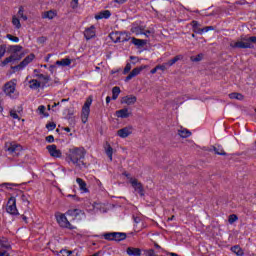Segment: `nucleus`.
<instances>
[{
	"label": "nucleus",
	"mask_w": 256,
	"mask_h": 256,
	"mask_svg": "<svg viewBox=\"0 0 256 256\" xmlns=\"http://www.w3.org/2000/svg\"><path fill=\"white\" fill-rule=\"evenodd\" d=\"M47 150H48V153H50L51 157L60 159L62 153H61V150L57 149V145H55V144L48 145Z\"/></svg>",
	"instance_id": "11"
},
{
	"label": "nucleus",
	"mask_w": 256,
	"mask_h": 256,
	"mask_svg": "<svg viewBox=\"0 0 256 256\" xmlns=\"http://www.w3.org/2000/svg\"><path fill=\"white\" fill-rule=\"evenodd\" d=\"M131 116V113H129V108H123L116 111V117L119 119H127Z\"/></svg>",
	"instance_id": "17"
},
{
	"label": "nucleus",
	"mask_w": 256,
	"mask_h": 256,
	"mask_svg": "<svg viewBox=\"0 0 256 256\" xmlns=\"http://www.w3.org/2000/svg\"><path fill=\"white\" fill-rule=\"evenodd\" d=\"M127 41H129L127 34L120 32V43H127Z\"/></svg>",
	"instance_id": "45"
},
{
	"label": "nucleus",
	"mask_w": 256,
	"mask_h": 256,
	"mask_svg": "<svg viewBox=\"0 0 256 256\" xmlns=\"http://www.w3.org/2000/svg\"><path fill=\"white\" fill-rule=\"evenodd\" d=\"M63 131H66V133H71V128L69 127H64Z\"/></svg>",
	"instance_id": "62"
},
{
	"label": "nucleus",
	"mask_w": 256,
	"mask_h": 256,
	"mask_svg": "<svg viewBox=\"0 0 256 256\" xmlns=\"http://www.w3.org/2000/svg\"><path fill=\"white\" fill-rule=\"evenodd\" d=\"M76 182L80 187V191H83V193H89V189L87 188V183L83 179L77 178Z\"/></svg>",
	"instance_id": "20"
},
{
	"label": "nucleus",
	"mask_w": 256,
	"mask_h": 256,
	"mask_svg": "<svg viewBox=\"0 0 256 256\" xmlns=\"http://www.w3.org/2000/svg\"><path fill=\"white\" fill-rule=\"evenodd\" d=\"M5 53H7V46L5 44L0 45V59L5 57Z\"/></svg>",
	"instance_id": "41"
},
{
	"label": "nucleus",
	"mask_w": 256,
	"mask_h": 256,
	"mask_svg": "<svg viewBox=\"0 0 256 256\" xmlns=\"http://www.w3.org/2000/svg\"><path fill=\"white\" fill-rule=\"evenodd\" d=\"M12 25L15 27V29H20L21 28V20L17 18V16L12 17Z\"/></svg>",
	"instance_id": "34"
},
{
	"label": "nucleus",
	"mask_w": 256,
	"mask_h": 256,
	"mask_svg": "<svg viewBox=\"0 0 256 256\" xmlns=\"http://www.w3.org/2000/svg\"><path fill=\"white\" fill-rule=\"evenodd\" d=\"M126 253L128 255L139 256V255H141V249L133 248V247H128L127 250H126Z\"/></svg>",
	"instance_id": "26"
},
{
	"label": "nucleus",
	"mask_w": 256,
	"mask_h": 256,
	"mask_svg": "<svg viewBox=\"0 0 256 256\" xmlns=\"http://www.w3.org/2000/svg\"><path fill=\"white\" fill-rule=\"evenodd\" d=\"M168 255H170V256H178L177 253H173V252L168 253Z\"/></svg>",
	"instance_id": "64"
},
{
	"label": "nucleus",
	"mask_w": 256,
	"mask_h": 256,
	"mask_svg": "<svg viewBox=\"0 0 256 256\" xmlns=\"http://www.w3.org/2000/svg\"><path fill=\"white\" fill-rule=\"evenodd\" d=\"M15 61H21V56L15 54L10 55L1 62V67H6L9 63H15Z\"/></svg>",
	"instance_id": "12"
},
{
	"label": "nucleus",
	"mask_w": 256,
	"mask_h": 256,
	"mask_svg": "<svg viewBox=\"0 0 256 256\" xmlns=\"http://www.w3.org/2000/svg\"><path fill=\"white\" fill-rule=\"evenodd\" d=\"M129 183L137 191L140 193L141 196H143V184L137 180V178H129Z\"/></svg>",
	"instance_id": "10"
},
{
	"label": "nucleus",
	"mask_w": 256,
	"mask_h": 256,
	"mask_svg": "<svg viewBox=\"0 0 256 256\" xmlns=\"http://www.w3.org/2000/svg\"><path fill=\"white\" fill-rule=\"evenodd\" d=\"M145 69V66H140V67H136L134 68L126 77L125 81H131V79H133V77H137V75H139L141 73V71Z\"/></svg>",
	"instance_id": "16"
},
{
	"label": "nucleus",
	"mask_w": 256,
	"mask_h": 256,
	"mask_svg": "<svg viewBox=\"0 0 256 256\" xmlns=\"http://www.w3.org/2000/svg\"><path fill=\"white\" fill-rule=\"evenodd\" d=\"M7 213H10V215H19V211L17 210V200L15 197H10L7 206H6Z\"/></svg>",
	"instance_id": "7"
},
{
	"label": "nucleus",
	"mask_w": 256,
	"mask_h": 256,
	"mask_svg": "<svg viewBox=\"0 0 256 256\" xmlns=\"http://www.w3.org/2000/svg\"><path fill=\"white\" fill-rule=\"evenodd\" d=\"M209 31H215V27L213 26H206L201 28L200 30L196 31L197 35H203V33H209Z\"/></svg>",
	"instance_id": "31"
},
{
	"label": "nucleus",
	"mask_w": 256,
	"mask_h": 256,
	"mask_svg": "<svg viewBox=\"0 0 256 256\" xmlns=\"http://www.w3.org/2000/svg\"><path fill=\"white\" fill-rule=\"evenodd\" d=\"M104 239L107 241H124L127 239V234L123 232H111L104 234Z\"/></svg>",
	"instance_id": "5"
},
{
	"label": "nucleus",
	"mask_w": 256,
	"mask_h": 256,
	"mask_svg": "<svg viewBox=\"0 0 256 256\" xmlns=\"http://www.w3.org/2000/svg\"><path fill=\"white\" fill-rule=\"evenodd\" d=\"M230 99H237L238 101H243L244 96L241 93L233 92L229 94Z\"/></svg>",
	"instance_id": "33"
},
{
	"label": "nucleus",
	"mask_w": 256,
	"mask_h": 256,
	"mask_svg": "<svg viewBox=\"0 0 256 256\" xmlns=\"http://www.w3.org/2000/svg\"><path fill=\"white\" fill-rule=\"evenodd\" d=\"M86 153L83 147H73L69 149L67 155L70 161H81V159H85Z\"/></svg>",
	"instance_id": "1"
},
{
	"label": "nucleus",
	"mask_w": 256,
	"mask_h": 256,
	"mask_svg": "<svg viewBox=\"0 0 256 256\" xmlns=\"http://www.w3.org/2000/svg\"><path fill=\"white\" fill-rule=\"evenodd\" d=\"M73 254V251H69V250H61L60 251V256H70Z\"/></svg>",
	"instance_id": "48"
},
{
	"label": "nucleus",
	"mask_w": 256,
	"mask_h": 256,
	"mask_svg": "<svg viewBox=\"0 0 256 256\" xmlns=\"http://www.w3.org/2000/svg\"><path fill=\"white\" fill-rule=\"evenodd\" d=\"M10 117H12V119H17L18 121H21V117H19V114H17V111L15 110H10Z\"/></svg>",
	"instance_id": "46"
},
{
	"label": "nucleus",
	"mask_w": 256,
	"mask_h": 256,
	"mask_svg": "<svg viewBox=\"0 0 256 256\" xmlns=\"http://www.w3.org/2000/svg\"><path fill=\"white\" fill-rule=\"evenodd\" d=\"M181 59H183L182 55H176L174 58H172L168 62H166V65L168 67H173V65H175V63H177V61H181Z\"/></svg>",
	"instance_id": "30"
},
{
	"label": "nucleus",
	"mask_w": 256,
	"mask_h": 256,
	"mask_svg": "<svg viewBox=\"0 0 256 256\" xmlns=\"http://www.w3.org/2000/svg\"><path fill=\"white\" fill-rule=\"evenodd\" d=\"M13 111H16V113H23V106L19 105Z\"/></svg>",
	"instance_id": "54"
},
{
	"label": "nucleus",
	"mask_w": 256,
	"mask_h": 256,
	"mask_svg": "<svg viewBox=\"0 0 256 256\" xmlns=\"http://www.w3.org/2000/svg\"><path fill=\"white\" fill-rule=\"evenodd\" d=\"M142 35H145V37H149V35H151V30H146L145 32L142 31Z\"/></svg>",
	"instance_id": "57"
},
{
	"label": "nucleus",
	"mask_w": 256,
	"mask_h": 256,
	"mask_svg": "<svg viewBox=\"0 0 256 256\" xmlns=\"http://www.w3.org/2000/svg\"><path fill=\"white\" fill-rule=\"evenodd\" d=\"M67 215H70V217H77L78 215H85V212L79 209H72L67 211Z\"/></svg>",
	"instance_id": "28"
},
{
	"label": "nucleus",
	"mask_w": 256,
	"mask_h": 256,
	"mask_svg": "<svg viewBox=\"0 0 256 256\" xmlns=\"http://www.w3.org/2000/svg\"><path fill=\"white\" fill-rule=\"evenodd\" d=\"M49 71H50V73H54V71H55V65H51L50 67H49Z\"/></svg>",
	"instance_id": "59"
},
{
	"label": "nucleus",
	"mask_w": 256,
	"mask_h": 256,
	"mask_svg": "<svg viewBox=\"0 0 256 256\" xmlns=\"http://www.w3.org/2000/svg\"><path fill=\"white\" fill-rule=\"evenodd\" d=\"M6 151L9 152V155H19L23 151V146L21 144H17L16 142H10L5 146Z\"/></svg>",
	"instance_id": "6"
},
{
	"label": "nucleus",
	"mask_w": 256,
	"mask_h": 256,
	"mask_svg": "<svg viewBox=\"0 0 256 256\" xmlns=\"http://www.w3.org/2000/svg\"><path fill=\"white\" fill-rule=\"evenodd\" d=\"M131 133H133V131H131V128H129V127H124L117 131V135L121 139H127V137H129V135H131Z\"/></svg>",
	"instance_id": "15"
},
{
	"label": "nucleus",
	"mask_w": 256,
	"mask_h": 256,
	"mask_svg": "<svg viewBox=\"0 0 256 256\" xmlns=\"http://www.w3.org/2000/svg\"><path fill=\"white\" fill-rule=\"evenodd\" d=\"M237 219H239V218L237 217V215L231 214V215L229 216L228 221H229L230 224H233V223H235V221H237Z\"/></svg>",
	"instance_id": "47"
},
{
	"label": "nucleus",
	"mask_w": 256,
	"mask_h": 256,
	"mask_svg": "<svg viewBox=\"0 0 256 256\" xmlns=\"http://www.w3.org/2000/svg\"><path fill=\"white\" fill-rule=\"evenodd\" d=\"M34 60H35V54L31 53L28 56H26L19 63V65L11 66V69H12L13 73H17V71H23V69H25V67H27V65H29L30 63H33Z\"/></svg>",
	"instance_id": "3"
},
{
	"label": "nucleus",
	"mask_w": 256,
	"mask_h": 256,
	"mask_svg": "<svg viewBox=\"0 0 256 256\" xmlns=\"http://www.w3.org/2000/svg\"><path fill=\"white\" fill-rule=\"evenodd\" d=\"M109 103H111V98H110V96H107L106 97V104L109 105Z\"/></svg>",
	"instance_id": "63"
},
{
	"label": "nucleus",
	"mask_w": 256,
	"mask_h": 256,
	"mask_svg": "<svg viewBox=\"0 0 256 256\" xmlns=\"http://www.w3.org/2000/svg\"><path fill=\"white\" fill-rule=\"evenodd\" d=\"M131 68H132L131 63L128 62L124 68L123 74L127 75V73H129V71H131Z\"/></svg>",
	"instance_id": "49"
},
{
	"label": "nucleus",
	"mask_w": 256,
	"mask_h": 256,
	"mask_svg": "<svg viewBox=\"0 0 256 256\" xmlns=\"http://www.w3.org/2000/svg\"><path fill=\"white\" fill-rule=\"evenodd\" d=\"M56 220L60 227H64L66 229H73L71 223H69V220H67V216H65V214L56 213Z\"/></svg>",
	"instance_id": "9"
},
{
	"label": "nucleus",
	"mask_w": 256,
	"mask_h": 256,
	"mask_svg": "<svg viewBox=\"0 0 256 256\" xmlns=\"http://www.w3.org/2000/svg\"><path fill=\"white\" fill-rule=\"evenodd\" d=\"M178 135L182 138V139H187L189 137H191L192 133L191 131H189L186 128H181L180 130H178Z\"/></svg>",
	"instance_id": "21"
},
{
	"label": "nucleus",
	"mask_w": 256,
	"mask_h": 256,
	"mask_svg": "<svg viewBox=\"0 0 256 256\" xmlns=\"http://www.w3.org/2000/svg\"><path fill=\"white\" fill-rule=\"evenodd\" d=\"M6 37L9 39V41H12V43H19V37L17 36L7 34Z\"/></svg>",
	"instance_id": "44"
},
{
	"label": "nucleus",
	"mask_w": 256,
	"mask_h": 256,
	"mask_svg": "<svg viewBox=\"0 0 256 256\" xmlns=\"http://www.w3.org/2000/svg\"><path fill=\"white\" fill-rule=\"evenodd\" d=\"M21 200H22L24 203H27V205H29V201L27 200V197L24 196V194H21Z\"/></svg>",
	"instance_id": "55"
},
{
	"label": "nucleus",
	"mask_w": 256,
	"mask_h": 256,
	"mask_svg": "<svg viewBox=\"0 0 256 256\" xmlns=\"http://www.w3.org/2000/svg\"><path fill=\"white\" fill-rule=\"evenodd\" d=\"M56 65H60L61 67H69V65H71V59L64 58V59L58 60L56 61Z\"/></svg>",
	"instance_id": "29"
},
{
	"label": "nucleus",
	"mask_w": 256,
	"mask_h": 256,
	"mask_svg": "<svg viewBox=\"0 0 256 256\" xmlns=\"http://www.w3.org/2000/svg\"><path fill=\"white\" fill-rule=\"evenodd\" d=\"M57 15V12L54 10L46 11L42 14V19H55V16Z\"/></svg>",
	"instance_id": "22"
},
{
	"label": "nucleus",
	"mask_w": 256,
	"mask_h": 256,
	"mask_svg": "<svg viewBox=\"0 0 256 256\" xmlns=\"http://www.w3.org/2000/svg\"><path fill=\"white\" fill-rule=\"evenodd\" d=\"M132 43L133 45H136V47H145L147 45V41L143 39H138V38H132Z\"/></svg>",
	"instance_id": "27"
},
{
	"label": "nucleus",
	"mask_w": 256,
	"mask_h": 256,
	"mask_svg": "<svg viewBox=\"0 0 256 256\" xmlns=\"http://www.w3.org/2000/svg\"><path fill=\"white\" fill-rule=\"evenodd\" d=\"M46 107L44 105H40L37 109L39 115H43L44 117H49V114L45 113Z\"/></svg>",
	"instance_id": "40"
},
{
	"label": "nucleus",
	"mask_w": 256,
	"mask_h": 256,
	"mask_svg": "<svg viewBox=\"0 0 256 256\" xmlns=\"http://www.w3.org/2000/svg\"><path fill=\"white\" fill-rule=\"evenodd\" d=\"M120 33L121 32H112L109 34V37L113 43H121Z\"/></svg>",
	"instance_id": "23"
},
{
	"label": "nucleus",
	"mask_w": 256,
	"mask_h": 256,
	"mask_svg": "<svg viewBox=\"0 0 256 256\" xmlns=\"http://www.w3.org/2000/svg\"><path fill=\"white\" fill-rule=\"evenodd\" d=\"M191 25H192V29H193V32H194V33L197 34V32H198L199 30H201V28H199V27H201V24H199V22H198L197 20H193V21L191 22Z\"/></svg>",
	"instance_id": "37"
},
{
	"label": "nucleus",
	"mask_w": 256,
	"mask_h": 256,
	"mask_svg": "<svg viewBox=\"0 0 256 256\" xmlns=\"http://www.w3.org/2000/svg\"><path fill=\"white\" fill-rule=\"evenodd\" d=\"M121 103L125 105H135V103H137V97L133 95L124 96L122 97Z\"/></svg>",
	"instance_id": "14"
},
{
	"label": "nucleus",
	"mask_w": 256,
	"mask_h": 256,
	"mask_svg": "<svg viewBox=\"0 0 256 256\" xmlns=\"http://www.w3.org/2000/svg\"><path fill=\"white\" fill-rule=\"evenodd\" d=\"M204 150L208 151L209 153H214V155H220L222 157L227 156V152H225V149H223V146L219 144L206 147L204 148Z\"/></svg>",
	"instance_id": "8"
},
{
	"label": "nucleus",
	"mask_w": 256,
	"mask_h": 256,
	"mask_svg": "<svg viewBox=\"0 0 256 256\" xmlns=\"http://www.w3.org/2000/svg\"><path fill=\"white\" fill-rule=\"evenodd\" d=\"M1 187H7V189H9V187H17V184L3 183Z\"/></svg>",
	"instance_id": "53"
},
{
	"label": "nucleus",
	"mask_w": 256,
	"mask_h": 256,
	"mask_svg": "<svg viewBox=\"0 0 256 256\" xmlns=\"http://www.w3.org/2000/svg\"><path fill=\"white\" fill-rule=\"evenodd\" d=\"M109 17H111V11L103 10L96 14L94 18L96 19V21H99L101 19H109Z\"/></svg>",
	"instance_id": "18"
},
{
	"label": "nucleus",
	"mask_w": 256,
	"mask_h": 256,
	"mask_svg": "<svg viewBox=\"0 0 256 256\" xmlns=\"http://www.w3.org/2000/svg\"><path fill=\"white\" fill-rule=\"evenodd\" d=\"M71 7L72 9H77L79 7V0H72Z\"/></svg>",
	"instance_id": "51"
},
{
	"label": "nucleus",
	"mask_w": 256,
	"mask_h": 256,
	"mask_svg": "<svg viewBox=\"0 0 256 256\" xmlns=\"http://www.w3.org/2000/svg\"><path fill=\"white\" fill-rule=\"evenodd\" d=\"M47 143H54L55 142V137L53 135H49L46 137Z\"/></svg>",
	"instance_id": "52"
},
{
	"label": "nucleus",
	"mask_w": 256,
	"mask_h": 256,
	"mask_svg": "<svg viewBox=\"0 0 256 256\" xmlns=\"http://www.w3.org/2000/svg\"><path fill=\"white\" fill-rule=\"evenodd\" d=\"M231 251L233 253H235L236 255H238V256H243L244 255L243 249H241V247H239V246H233L231 248Z\"/></svg>",
	"instance_id": "35"
},
{
	"label": "nucleus",
	"mask_w": 256,
	"mask_h": 256,
	"mask_svg": "<svg viewBox=\"0 0 256 256\" xmlns=\"http://www.w3.org/2000/svg\"><path fill=\"white\" fill-rule=\"evenodd\" d=\"M131 32L134 33V35H143V28L135 26L131 28Z\"/></svg>",
	"instance_id": "38"
},
{
	"label": "nucleus",
	"mask_w": 256,
	"mask_h": 256,
	"mask_svg": "<svg viewBox=\"0 0 256 256\" xmlns=\"http://www.w3.org/2000/svg\"><path fill=\"white\" fill-rule=\"evenodd\" d=\"M57 127V124H55V122H49L48 124H46V129L48 131H55Z\"/></svg>",
	"instance_id": "43"
},
{
	"label": "nucleus",
	"mask_w": 256,
	"mask_h": 256,
	"mask_svg": "<svg viewBox=\"0 0 256 256\" xmlns=\"http://www.w3.org/2000/svg\"><path fill=\"white\" fill-rule=\"evenodd\" d=\"M16 87L17 84H15V82L11 80L4 84L3 92L5 93V95H7V97H10V99H17V95H14Z\"/></svg>",
	"instance_id": "4"
},
{
	"label": "nucleus",
	"mask_w": 256,
	"mask_h": 256,
	"mask_svg": "<svg viewBox=\"0 0 256 256\" xmlns=\"http://www.w3.org/2000/svg\"><path fill=\"white\" fill-rule=\"evenodd\" d=\"M104 149L107 157L110 159V161H113V147H111V144H109V142H106Z\"/></svg>",
	"instance_id": "19"
},
{
	"label": "nucleus",
	"mask_w": 256,
	"mask_h": 256,
	"mask_svg": "<svg viewBox=\"0 0 256 256\" xmlns=\"http://www.w3.org/2000/svg\"><path fill=\"white\" fill-rule=\"evenodd\" d=\"M18 17H20L21 19H23V21H27V19H29L27 17V15H25V8L23 6H20L19 7V10H18Z\"/></svg>",
	"instance_id": "32"
},
{
	"label": "nucleus",
	"mask_w": 256,
	"mask_h": 256,
	"mask_svg": "<svg viewBox=\"0 0 256 256\" xmlns=\"http://www.w3.org/2000/svg\"><path fill=\"white\" fill-rule=\"evenodd\" d=\"M29 87H30V89H32V90H34V91H36V89H39V88H41V82H39V80H37V79H32V80H30L29 81Z\"/></svg>",
	"instance_id": "24"
},
{
	"label": "nucleus",
	"mask_w": 256,
	"mask_h": 256,
	"mask_svg": "<svg viewBox=\"0 0 256 256\" xmlns=\"http://www.w3.org/2000/svg\"><path fill=\"white\" fill-rule=\"evenodd\" d=\"M97 33L95 32V26H90L89 28H86L84 31V37L86 41H89L91 39H94L96 37Z\"/></svg>",
	"instance_id": "13"
},
{
	"label": "nucleus",
	"mask_w": 256,
	"mask_h": 256,
	"mask_svg": "<svg viewBox=\"0 0 256 256\" xmlns=\"http://www.w3.org/2000/svg\"><path fill=\"white\" fill-rule=\"evenodd\" d=\"M157 71H159V68H157V66H156V67H154V68L150 71V73H151V75H155V73H157Z\"/></svg>",
	"instance_id": "58"
},
{
	"label": "nucleus",
	"mask_w": 256,
	"mask_h": 256,
	"mask_svg": "<svg viewBox=\"0 0 256 256\" xmlns=\"http://www.w3.org/2000/svg\"><path fill=\"white\" fill-rule=\"evenodd\" d=\"M22 49H23V46H21V45H12L9 47V50L12 53H19V51H21Z\"/></svg>",
	"instance_id": "39"
},
{
	"label": "nucleus",
	"mask_w": 256,
	"mask_h": 256,
	"mask_svg": "<svg viewBox=\"0 0 256 256\" xmlns=\"http://www.w3.org/2000/svg\"><path fill=\"white\" fill-rule=\"evenodd\" d=\"M120 94H121V88L119 86H115L112 88V100L113 101H117Z\"/></svg>",
	"instance_id": "25"
},
{
	"label": "nucleus",
	"mask_w": 256,
	"mask_h": 256,
	"mask_svg": "<svg viewBox=\"0 0 256 256\" xmlns=\"http://www.w3.org/2000/svg\"><path fill=\"white\" fill-rule=\"evenodd\" d=\"M93 104V98L89 96L84 105L82 106V111H81V121L85 125L87 121H89V115H91V105Z\"/></svg>",
	"instance_id": "2"
},
{
	"label": "nucleus",
	"mask_w": 256,
	"mask_h": 256,
	"mask_svg": "<svg viewBox=\"0 0 256 256\" xmlns=\"http://www.w3.org/2000/svg\"><path fill=\"white\" fill-rule=\"evenodd\" d=\"M167 63H163L161 65H157L158 71H167Z\"/></svg>",
	"instance_id": "50"
},
{
	"label": "nucleus",
	"mask_w": 256,
	"mask_h": 256,
	"mask_svg": "<svg viewBox=\"0 0 256 256\" xmlns=\"http://www.w3.org/2000/svg\"><path fill=\"white\" fill-rule=\"evenodd\" d=\"M52 54H48L47 57L45 58V62L49 63V59H51Z\"/></svg>",
	"instance_id": "60"
},
{
	"label": "nucleus",
	"mask_w": 256,
	"mask_h": 256,
	"mask_svg": "<svg viewBox=\"0 0 256 256\" xmlns=\"http://www.w3.org/2000/svg\"><path fill=\"white\" fill-rule=\"evenodd\" d=\"M134 222H135V223H141V218H139V217H134Z\"/></svg>",
	"instance_id": "61"
},
{
	"label": "nucleus",
	"mask_w": 256,
	"mask_h": 256,
	"mask_svg": "<svg viewBox=\"0 0 256 256\" xmlns=\"http://www.w3.org/2000/svg\"><path fill=\"white\" fill-rule=\"evenodd\" d=\"M114 3H118V5H123V3H127V0H114Z\"/></svg>",
	"instance_id": "56"
},
{
	"label": "nucleus",
	"mask_w": 256,
	"mask_h": 256,
	"mask_svg": "<svg viewBox=\"0 0 256 256\" xmlns=\"http://www.w3.org/2000/svg\"><path fill=\"white\" fill-rule=\"evenodd\" d=\"M191 61H193V63H199V61H203V54L192 56Z\"/></svg>",
	"instance_id": "42"
},
{
	"label": "nucleus",
	"mask_w": 256,
	"mask_h": 256,
	"mask_svg": "<svg viewBox=\"0 0 256 256\" xmlns=\"http://www.w3.org/2000/svg\"><path fill=\"white\" fill-rule=\"evenodd\" d=\"M36 77H38V79H43L45 85H47V83H49L51 81V76L49 75H45V74H36Z\"/></svg>",
	"instance_id": "36"
}]
</instances>
